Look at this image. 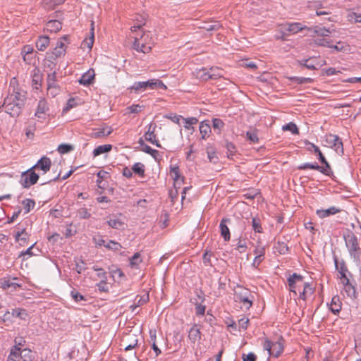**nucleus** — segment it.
Instances as JSON below:
<instances>
[{"label":"nucleus","instance_id":"7ed1b4c3","mask_svg":"<svg viewBox=\"0 0 361 361\" xmlns=\"http://www.w3.org/2000/svg\"><path fill=\"white\" fill-rule=\"evenodd\" d=\"M39 178V176L30 168L21 173L19 182L23 188H29L37 183Z\"/></svg>","mask_w":361,"mask_h":361},{"label":"nucleus","instance_id":"f03ea898","mask_svg":"<svg viewBox=\"0 0 361 361\" xmlns=\"http://www.w3.org/2000/svg\"><path fill=\"white\" fill-rule=\"evenodd\" d=\"M66 43H70L68 35H64L59 38L56 47L50 53H47L49 58L51 59L49 60V61H50L51 64H54L52 60H56L57 58L65 54L67 47Z\"/></svg>","mask_w":361,"mask_h":361},{"label":"nucleus","instance_id":"6e6d98bb","mask_svg":"<svg viewBox=\"0 0 361 361\" xmlns=\"http://www.w3.org/2000/svg\"><path fill=\"white\" fill-rule=\"evenodd\" d=\"M143 152L145 153H147L150 154L152 157H153L156 160H157V156L159 155V151L157 149H152L151 147H149L147 145H145V147L143 148Z\"/></svg>","mask_w":361,"mask_h":361},{"label":"nucleus","instance_id":"a211bd4d","mask_svg":"<svg viewBox=\"0 0 361 361\" xmlns=\"http://www.w3.org/2000/svg\"><path fill=\"white\" fill-rule=\"evenodd\" d=\"M342 307V303L341 302L340 298L338 295H334L331 301V304L329 306L330 310L334 314H337L340 312Z\"/></svg>","mask_w":361,"mask_h":361},{"label":"nucleus","instance_id":"69168bd1","mask_svg":"<svg viewBox=\"0 0 361 361\" xmlns=\"http://www.w3.org/2000/svg\"><path fill=\"white\" fill-rule=\"evenodd\" d=\"M93 269L97 271V276L101 279V281H106V272H105L103 269L98 268L97 267H93Z\"/></svg>","mask_w":361,"mask_h":361},{"label":"nucleus","instance_id":"39448f33","mask_svg":"<svg viewBox=\"0 0 361 361\" xmlns=\"http://www.w3.org/2000/svg\"><path fill=\"white\" fill-rule=\"evenodd\" d=\"M326 142L330 147L334 148L339 155L343 154V145L341 139L337 135L329 134L326 136Z\"/></svg>","mask_w":361,"mask_h":361},{"label":"nucleus","instance_id":"1a4fd4ad","mask_svg":"<svg viewBox=\"0 0 361 361\" xmlns=\"http://www.w3.org/2000/svg\"><path fill=\"white\" fill-rule=\"evenodd\" d=\"M157 128V125L155 123H150L148 126L147 131L145 133L144 137L145 139L149 142L150 143L156 145L157 147H161L159 142L156 140L155 130Z\"/></svg>","mask_w":361,"mask_h":361},{"label":"nucleus","instance_id":"9d476101","mask_svg":"<svg viewBox=\"0 0 361 361\" xmlns=\"http://www.w3.org/2000/svg\"><path fill=\"white\" fill-rule=\"evenodd\" d=\"M51 166V161L47 157H42L31 168L35 171L36 170H41L43 173H46L50 170Z\"/></svg>","mask_w":361,"mask_h":361},{"label":"nucleus","instance_id":"603ef678","mask_svg":"<svg viewBox=\"0 0 361 361\" xmlns=\"http://www.w3.org/2000/svg\"><path fill=\"white\" fill-rule=\"evenodd\" d=\"M107 223L109 226L115 229H119L123 225V223L118 219H111Z\"/></svg>","mask_w":361,"mask_h":361},{"label":"nucleus","instance_id":"f257e3e1","mask_svg":"<svg viewBox=\"0 0 361 361\" xmlns=\"http://www.w3.org/2000/svg\"><path fill=\"white\" fill-rule=\"evenodd\" d=\"M26 100V92L13 88L12 92L9 90L8 95L5 98L3 106L5 111L12 117H18L25 106Z\"/></svg>","mask_w":361,"mask_h":361},{"label":"nucleus","instance_id":"4c0bfd02","mask_svg":"<svg viewBox=\"0 0 361 361\" xmlns=\"http://www.w3.org/2000/svg\"><path fill=\"white\" fill-rule=\"evenodd\" d=\"M20 357L23 361H32L33 360V355L31 350L25 348L23 350H20Z\"/></svg>","mask_w":361,"mask_h":361},{"label":"nucleus","instance_id":"9b49d317","mask_svg":"<svg viewBox=\"0 0 361 361\" xmlns=\"http://www.w3.org/2000/svg\"><path fill=\"white\" fill-rule=\"evenodd\" d=\"M230 222L231 220L229 219L224 218L221 219L219 224L221 235L226 242L229 241L231 239L230 230L227 226V224Z\"/></svg>","mask_w":361,"mask_h":361},{"label":"nucleus","instance_id":"13d9d810","mask_svg":"<svg viewBox=\"0 0 361 361\" xmlns=\"http://www.w3.org/2000/svg\"><path fill=\"white\" fill-rule=\"evenodd\" d=\"M71 295L72 298L74 300V301L76 302H80L82 300H84V301L86 300L85 297L82 295H81L79 292L76 291L75 290H73L71 292Z\"/></svg>","mask_w":361,"mask_h":361},{"label":"nucleus","instance_id":"c9c22d12","mask_svg":"<svg viewBox=\"0 0 361 361\" xmlns=\"http://www.w3.org/2000/svg\"><path fill=\"white\" fill-rule=\"evenodd\" d=\"M132 171L140 177L145 176V165L140 162L135 163L132 167Z\"/></svg>","mask_w":361,"mask_h":361},{"label":"nucleus","instance_id":"c03bdc74","mask_svg":"<svg viewBox=\"0 0 361 361\" xmlns=\"http://www.w3.org/2000/svg\"><path fill=\"white\" fill-rule=\"evenodd\" d=\"M104 247L108 250L118 251L122 248V246L120 243L114 241V240H109L106 243V245H104Z\"/></svg>","mask_w":361,"mask_h":361},{"label":"nucleus","instance_id":"ea45409f","mask_svg":"<svg viewBox=\"0 0 361 361\" xmlns=\"http://www.w3.org/2000/svg\"><path fill=\"white\" fill-rule=\"evenodd\" d=\"M12 315L25 320L27 317V313L24 309L16 308L12 310Z\"/></svg>","mask_w":361,"mask_h":361},{"label":"nucleus","instance_id":"dca6fc26","mask_svg":"<svg viewBox=\"0 0 361 361\" xmlns=\"http://www.w3.org/2000/svg\"><path fill=\"white\" fill-rule=\"evenodd\" d=\"M94 75V71L90 69L81 76L79 83L83 85H89L93 82Z\"/></svg>","mask_w":361,"mask_h":361},{"label":"nucleus","instance_id":"aec40b11","mask_svg":"<svg viewBox=\"0 0 361 361\" xmlns=\"http://www.w3.org/2000/svg\"><path fill=\"white\" fill-rule=\"evenodd\" d=\"M28 238H29V235L26 232L25 228H23L21 229L18 228V231L15 234V240L18 242H21V243H20V245H23L22 243H25L27 242V240H28Z\"/></svg>","mask_w":361,"mask_h":361},{"label":"nucleus","instance_id":"4d7b16f0","mask_svg":"<svg viewBox=\"0 0 361 361\" xmlns=\"http://www.w3.org/2000/svg\"><path fill=\"white\" fill-rule=\"evenodd\" d=\"M197 74H198V77L202 80L207 81L208 80H211V78H208V76H207L209 74V69H207L206 68H203L200 69L198 71Z\"/></svg>","mask_w":361,"mask_h":361},{"label":"nucleus","instance_id":"f704fd0d","mask_svg":"<svg viewBox=\"0 0 361 361\" xmlns=\"http://www.w3.org/2000/svg\"><path fill=\"white\" fill-rule=\"evenodd\" d=\"M25 214H27L35 206V201L32 199H25L22 201Z\"/></svg>","mask_w":361,"mask_h":361},{"label":"nucleus","instance_id":"de8ad7c7","mask_svg":"<svg viewBox=\"0 0 361 361\" xmlns=\"http://www.w3.org/2000/svg\"><path fill=\"white\" fill-rule=\"evenodd\" d=\"M314 32L321 37H327L331 34V31L325 27L316 26L314 28Z\"/></svg>","mask_w":361,"mask_h":361},{"label":"nucleus","instance_id":"a19ab883","mask_svg":"<svg viewBox=\"0 0 361 361\" xmlns=\"http://www.w3.org/2000/svg\"><path fill=\"white\" fill-rule=\"evenodd\" d=\"M288 79L297 84H306L311 83L313 82V79L310 78H304V77H290Z\"/></svg>","mask_w":361,"mask_h":361},{"label":"nucleus","instance_id":"79ce46f5","mask_svg":"<svg viewBox=\"0 0 361 361\" xmlns=\"http://www.w3.org/2000/svg\"><path fill=\"white\" fill-rule=\"evenodd\" d=\"M142 262V259L140 254L139 252H136L133 255V256L130 258V266L132 268H137L138 264Z\"/></svg>","mask_w":361,"mask_h":361},{"label":"nucleus","instance_id":"e433bc0d","mask_svg":"<svg viewBox=\"0 0 361 361\" xmlns=\"http://www.w3.org/2000/svg\"><path fill=\"white\" fill-rule=\"evenodd\" d=\"M225 147L227 149V157L229 159H233V156H234L236 153V148L233 143L226 140Z\"/></svg>","mask_w":361,"mask_h":361},{"label":"nucleus","instance_id":"cd10ccee","mask_svg":"<svg viewBox=\"0 0 361 361\" xmlns=\"http://www.w3.org/2000/svg\"><path fill=\"white\" fill-rule=\"evenodd\" d=\"M319 161L324 165V166H322L323 169H325L326 170V173H322L323 174L326 175V176H333V172L331 171V166H330V164H329V162L326 161V158L324 157V156L323 155L322 152H319Z\"/></svg>","mask_w":361,"mask_h":361},{"label":"nucleus","instance_id":"72a5a7b5","mask_svg":"<svg viewBox=\"0 0 361 361\" xmlns=\"http://www.w3.org/2000/svg\"><path fill=\"white\" fill-rule=\"evenodd\" d=\"M209 74L208 78H210L211 80H216L223 77L222 71L218 67H211L209 69Z\"/></svg>","mask_w":361,"mask_h":361},{"label":"nucleus","instance_id":"37998d69","mask_svg":"<svg viewBox=\"0 0 361 361\" xmlns=\"http://www.w3.org/2000/svg\"><path fill=\"white\" fill-rule=\"evenodd\" d=\"M282 130L286 131H290L294 135H298L299 134V130H298V128L297 127V126L293 123V122H290L286 125H284L283 127H282Z\"/></svg>","mask_w":361,"mask_h":361},{"label":"nucleus","instance_id":"c756f323","mask_svg":"<svg viewBox=\"0 0 361 361\" xmlns=\"http://www.w3.org/2000/svg\"><path fill=\"white\" fill-rule=\"evenodd\" d=\"M112 133V129L111 127H106L98 129L96 132L93 133L92 137L94 138H100L102 137L108 136Z\"/></svg>","mask_w":361,"mask_h":361},{"label":"nucleus","instance_id":"49530a36","mask_svg":"<svg viewBox=\"0 0 361 361\" xmlns=\"http://www.w3.org/2000/svg\"><path fill=\"white\" fill-rule=\"evenodd\" d=\"M47 86L48 89L50 90L51 88H56V72L54 71L53 73L48 75L47 77Z\"/></svg>","mask_w":361,"mask_h":361},{"label":"nucleus","instance_id":"864d4df0","mask_svg":"<svg viewBox=\"0 0 361 361\" xmlns=\"http://www.w3.org/2000/svg\"><path fill=\"white\" fill-rule=\"evenodd\" d=\"M221 27V25L219 22H214L213 23H206L204 26L202 27L207 31H214L218 30Z\"/></svg>","mask_w":361,"mask_h":361},{"label":"nucleus","instance_id":"052dcab7","mask_svg":"<svg viewBox=\"0 0 361 361\" xmlns=\"http://www.w3.org/2000/svg\"><path fill=\"white\" fill-rule=\"evenodd\" d=\"M312 59V58H309L307 59L302 60L299 63H300V66H304L307 69L315 70L316 67L314 66V65L313 63H309L310 61H311Z\"/></svg>","mask_w":361,"mask_h":361},{"label":"nucleus","instance_id":"2f4dec72","mask_svg":"<svg viewBox=\"0 0 361 361\" xmlns=\"http://www.w3.org/2000/svg\"><path fill=\"white\" fill-rule=\"evenodd\" d=\"M112 149L111 145H104L97 147L93 151L94 157H97L102 154L109 152Z\"/></svg>","mask_w":361,"mask_h":361},{"label":"nucleus","instance_id":"20e7f679","mask_svg":"<svg viewBox=\"0 0 361 361\" xmlns=\"http://www.w3.org/2000/svg\"><path fill=\"white\" fill-rule=\"evenodd\" d=\"M145 34L142 30H140L136 36L134 37V42L133 43V48L137 51L144 54L148 53L151 50V47L145 44Z\"/></svg>","mask_w":361,"mask_h":361},{"label":"nucleus","instance_id":"f8f14e48","mask_svg":"<svg viewBox=\"0 0 361 361\" xmlns=\"http://www.w3.org/2000/svg\"><path fill=\"white\" fill-rule=\"evenodd\" d=\"M170 175L174 180V185L183 183L185 178L181 176L178 166L174 165L170 166Z\"/></svg>","mask_w":361,"mask_h":361},{"label":"nucleus","instance_id":"f3484780","mask_svg":"<svg viewBox=\"0 0 361 361\" xmlns=\"http://www.w3.org/2000/svg\"><path fill=\"white\" fill-rule=\"evenodd\" d=\"M335 268L338 272H348L350 276H352V274L348 271L347 265L343 259L338 260L337 256L334 255L333 256Z\"/></svg>","mask_w":361,"mask_h":361},{"label":"nucleus","instance_id":"b1692460","mask_svg":"<svg viewBox=\"0 0 361 361\" xmlns=\"http://www.w3.org/2000/svg\"><path fill=\"white\" fill-rule=\"evenodd\" d=\"M303 29H304V27L302 26V24L300 23H289L285 26V30L291 34H296L299 31H301Z\"/></svg>","mask_w":361,"mask_h":361},{"label":"nucleus","instance_id":"58836bf2","mask_svg":"<svg viewBox=\"0 0 361 361\" xmlns=\"http://www.w3.org/2000/svg\"><path fill=\"white\" fill-rule=\"evenodd\" d=\"M97 176L98 177V179L97 180V182L98 183V186L99 188H104V184L102 185V181L104 180H106L107 178H109L110 177V175H109V173L107 171L102 170V171H99L97 173Z\"/></svg>","mask_w":361,"mask_h":361},{"label":"nucleus","instance_id":"473e14b6","mask_svg":"<svg viewBox=\"0 0 361 361\" xmlns=\"http://www.w3.org/2000/svg\"><path fill=\"white\" fill-rule=\"evenodd\" d=\"M246 139L252 144L259 142L257 130L256 129L250 130L246 132Z\"/></svg>","mask_w":361,"mask_h":361},{"label":"nucleus","instance_id":"bf43d9fd","mask_svg":"<svg viewBox=\"0 0 361 361\" xmlns=\"http://www.w3.org/2000/svg\"><path fill=\"white\" fill-rule=\"evenodd\" d=\"M185 121L184 128L186 129H190V126L192 125H195L198 122V120L195 117H190L187 118H183Z\"/></svg>","mask_w":361,"mask_h":361},{"label":"nucleus","instance_id":"8fccbe9b","mask_svg":"<svg viewBox=\"0 0 361 361\" xmlns=\"http://www.w3.org/2000/svg\"><path fill=\"white\" fill-rule=\"evenodd\" d=\"M74 147L73 145L69 144H61L58 147V152L61 154H67L72 150H73Z\"/></svg>","mask_w":361,"mask_h":361},{"label":"nucleus","instance_id":"423d86ee","mask_svg":"<svg viewBox=\"0 0 361 361\" xmlns=\"http://www.w3.org/2000/svg\"><path fill=\"white\" fill-rule=\"evenodd\" d=\"M303 279L304 277L302 275L297 273H293V274L290 275L287 279L289 290L296 294L297 291H300V288H302V286L304 283Z\"/></svg>","mask_w":361,"mask_h":361},{"label":"nucleus","instance_id":"0e129e2a","mask_svg":"<svg viewBox=\"0 0 361 361\" xmlns=\"http://www.w3.org/2000/svg\"><path fill=\"white\" fill-rule=\"evenodd\" d=\"M207 157L211 162H215L216 160L218 159L216 154V152L212 149V148H207Z\"/></svg>","mask_w":361,"mask_h":361},{"label":"nucleus","instance_id":"393cba45","mask_svg":"<svg viewBox=\"0 0 361 361\" xmlns=\"http://www.w3.org/2000/svg\"><path fill=\"white\" fill-rule=\"evenodd\" d=\"M94 23L92 22V27H91V32H90V37L89 38L85 39L82 42V46L83 48L87 47L90 50L92 49L94 40V27H93Z\"/></svg>","mask_w":361,"mask_h":361},{"label":"nucleus","instance_id":"e2e57ef3","mask_svg":"<svg viewBox=\"0 0 361 361\" xmlns=\"http://www.w3.org/2000/svg\"><path fill=\"white\" fill-rule=\"evenodd\" d=\"M76 102L75 99L71 98L68 100L66 106L63 109V113L68 112L71 109L75 107L76 106Z\"/></svg>","mask_w":361,"mask_h":361},{"label":"nucleus","instance_id":"680f3d73","mask_svg":"<svg viewBox=\"0 0 361 361\" xmlns=\"http://www.w3.org/2000/svg\"><path fill=\"white\" fill-rule=\"evenodd\" d=\"M314 42H315V44L318 46L327 47H331V42L325 38L317 39H315Z\"/></svg>","mask_w":361,"mask_h":361},{"label":"nucleus","instance_id":"a878e982","mask_svg":"<svg viewBox=\"0 0 361 361\" xmlns=\"http://www.w3.org/2000/svg\"><path fill=\"white\" fill-rule=\"evenodd\" d=\"M343 286H344V290L348 297H349L351 299H355L357 298V293L356 291L355 286L353 283L346 284Z\"/></svg>","mask_w":361,"mask_h":361},{"label":"nucleus","instance_id":"4be33fe9","mask_svg":"<svg viewBox=\"0 0 361 361\" xmlns=\"http://www.w3.org/2000/svg\"><path fill=\"white\" fill-rule=\"evenodd\" d=\"M61 23L59 20H49L46 24V29L51 32H56L61 29Z\"/></svg>","mask_w":361,"mask_h":361},{"label":"nucleus","instance_id":"5701e85b","mask_svg":"<svg viewBox=\"0 0 361 361\" xmlns=\"http://www.w3.org/2000/svg\"><path fill=\"white\" fill-rule=\"evenodd\" d=\"M199 128L201 134V139H206V137H207L211 133L210 125L206 123V121H202L200 124Z\"/></svg>","mask_w":361,"mask_h":361},{"label":"nucleus","instance_id":"412c9836","mask_svg":"<svg viewBox=\"0 0 361 361\" xmlns=\"http://www.w3.org/2000/svg\"><path fill=\"white\" fill-rule=\"evenodd\" d=\"M50 42L49 37L47 36H39L36 42V47L39 51H44Z\"/></svg>","mask_w":361,"mask_h":361},{"label":"nucleus","instance_id":"a18cd8bd","mask_svg":"<svg viewBox=\"0 0 361 361\" xmlns=\"http://www.w3.org/2000/svg\"><path fill=\"white\" fill-rule=\"evenodd\" d=\"M349 254L353 258L354 262L357 265L361 264V249H356V251H350Z\"/></svg>","mask_w":361,"mask_h":361},{"label":"nucleus","instance_id":"5fc2aeb1","mask_svg":"<svg viewBox=\"0 0 361 361\" xmlns=\"http://www.w3.org/2000/svg\"><path fill=\"white\" fill-rule=\"evenodd\" d=\"M212 126L214 130H218L219 133L224 126V123L221 119L215 118L212 119Z\"/></svg>","mask_w":361,"mask_h":361},{"label":"nucleus","instance_id":"338daca9","mask_svg":"<svg viewBox=\"0 0 361 361\" xmlns=\"http://www.w3.org/2000/svg\"><path fill=\"white\" fill-rule=\"evenodd\" d=\"M96 286L100 292L106 293L109 291L106 281H101L99 283L96 284Z\"/></svg>","mask_w":361,"mask_h":361},{"label":"nucleus","instance_id":"4468645a","mask_svg":"<svg viewBox=\"0 0 361 361\" xmlns=\"http://www.w3.org/2000/svg\"><path fill=\"white\" fill-rule=\"evenodd\" d=\"M201 331L196 324L190 328L188 331V338L191 343H195L201 339Z\"/></svg>","mask_w":361,"mask_h":361},{"label":"nucleus","instance_id":"774afa93","mask_svg":"<svg viewBox=\"0 0 361 361\" xmlns=\"http://www.w3.org/2000/svg\"><path fill=\"white\" fill-rule=\"evenodd\" d=\"M243 361H256L257 356L253 353H250L247 355L243 354Z\"/></svg>","mask_w":361,"mask_h":361},{"label":"nucleus","instance_id":"6e6552de","mask_svg":"<svg viewBox=\"0 0 361 361\" xmlns=\"http://www.w3.org/2000/svg\"><path fill=\"white\" fill-rule=\"evenodd\" d=\"M153 79L149 80L147 81H138L135 82L133 85L129 87L130 92H134L135 93H140L145 91L147 89L153 90Z\"/></svg>","mask_w":361,"mask_h":361},{"label":"nucleus","instance_id":"7c9ffc66","mask_svg":"<svg viewBox=\"0 0 361 361\" xmlns=\"http://www.w3.org/2000/svg\"><path fill=\"white\" fill-rule=\"evenodd\" d=\"M283 346L281 342H279V341L274 342L272 344V348H271L270 355L277 357L281 355V353L283 352Z\"/></svg>","mask_w":361,"mask_h":361},{"label":"nucleus","instance_id":"c85d7f7f","mask_svg":"<svg viewBox=\"0 0 361 361\" xmlns=\"http://www.w3.org/2000/svg\"><path fill=\"white\" fill-rule=\"evenodd\" d=\"M20 347L13 346L10 350V353L8 356L7 361H18L19 359L20 358Z\"/></svg>","mask_w":361,"mask_h":361},{"label":"nucleus","instance_id":"09e8293b","mask_svg":"<svg viewBox=\"0 0 361 361\" xmlns=\"http://www.w3.org/2000/svg\"><path fill=\"white\" fill-rule=\"evenodd\" d=\"M252 229L256 233H262V228L261 226V221L259 218L254 217L252 219Z\"/></svg>","mask_w":361,"mask_h":361},{"label":"nucleus","instance_id":"0eeeda50","mask_svg":"<svg viewBox=\"0 0 361 361\" xmlns=\"http://www.w3.org/2000/svg\"><path fill=\"white\" fill-rule=\"evenodd\" d=\"M345 245L350 251H356V249L360 248L358 243V240L355 233L352 231H348L343 236Z\"/></svg>","mask_w":361,"mask_h":361},{"label":"nucleus","instance_id":"bb28decb","mask_svg":"<svg viewBox=\"0 0 361 361\" xmlns=\"http://www.w3.org/2000/svg\"><path fill=\"white\" fill-rule=\"evenodd\" d=\"M66 0H43V7L47 10H53L56 6L63 4Z\"/></svg>","mask_w":361,"mask_h":361},{"label":"nucleus","instance_id":"6ab92c4d","mask_svg":"<svg viewBox=\"0 0 361 361\" xmlns=\"http://www.w3.org/2000/svg\"><path fill=\"white\" fill-rule=\"evenodd\" d=\"M0 284L4 290H11V291L16 290L18 288L21 287L20 284L6 279H1Z\"/></svg>","mask_w":361,"mask_h":361},{"label":"nucleus","instance_id":"3c124183","mask_svg":"<svg viewBox=\"0 0 361 361\" xmlns=\"http://www.w3.org/2000/svg\"><path fill=\"white\" fill-rule=\"evenodd\" d=\"M77 216L80 219H87L91 216V214L86 208H80L77 212Z\"/></svg>","mask_w":361,"mask_h":361},{"label":"nucleus","instance_id":"2eb2a0df","mask_svg":"<svg viewBox=\"0 0 361 361\" xmlns=\"http://www.w3.org/2000/svg\"><path fill=\"white\" fill-rule=\"evenodd\" d=\"M49 110L47 103L44 99H41L38 102L37 109L35 112V116L38 118L44 119L45 114Z\"/></svg>","mask_w":361,"mask_h":361},{"label":"nucleus","instance_id":"ddd939ff","mask_svg":"<svg viewBox=\"0 0 361 361\" xmlns=\"http://www.w3.org/2000/svg\"><path fill=\"white\" fill-rule=\"evenodd\" d=\"M341 212V209L337 208L336 207H331L326 209H317L316 211V214L320 219H324L326 217H328L331 215H334Z\"/></svg>","mask_w":361,"mask_h":361}]
</instances>
